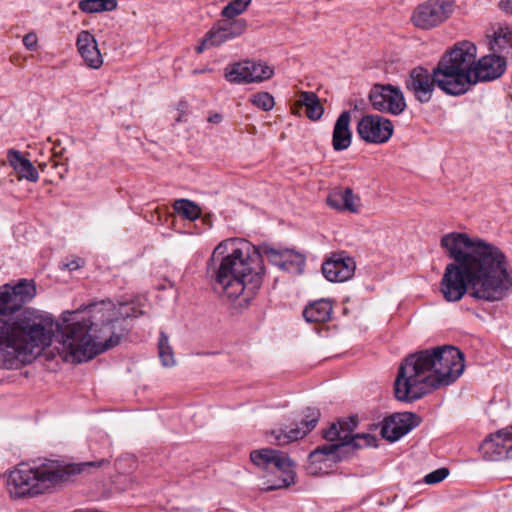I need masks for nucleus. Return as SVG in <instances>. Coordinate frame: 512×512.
Here are the masks:
<instances>
[{
	"label": "nucleus",
	"mask_w": 512,
	"mask_h": 512,
	"mask_svg": "<svg viewBox=\"0 0 512 512\" xmlns=\"http://www.w3.org/2000/svg\"><path fill=\"white\" fill-rule=\"evenodd\" d=\"M85 264V261L80 258V257H75L74 259L66 262V263H63L62 264V269H68L69 271H74V270H77L81 267H83Z\"/></svg>",
	"instance_id": "nucleus-37"
},
{
	"label": "nucleus",
	"mask_w": 512,
	"mask_h": 512,
	"mask_svg": "<svg viewBox=\"0 0 512 512\" xmlns=\"http://www.w3.org/2000/svg\"><path fill=\"white\" fill-rule=\"evenodd\" d=\"M459 96L479 82L499 78L506 69V60L494 52L476 60L477 48L470 41H461L449 49Z\"/></svg>",
	"instance_id": "nucleus-7"
},
{
	"label": "nucleus",
	"mask_w": 512,
	"mask_h": 512,
	"mask_svg": "<svg viewBox=\"0 0 512 512\" xmlns=\"http://www.w3.org/2000/svg\"><path fill=\"white\" fill-rule=\"evenodd\" d=\"M373 109L392 115L401 114L406 108L403 92L391 84H375L369 92Z\"/></svg>",
	"instance_id": "nucleus-12"
},
{
	"label": "nucleus",
	"mask_w": 512,
	"mask_h": 512,
	"mask_svg": "<svg viewBox=\"0 0 512 512\" xmlns=\"http://www.w3.org/2000/svg\"><path fill=\"white\" fill-rule=\"evenodd\" d=\"M158 354L163 366L171 367L175 364L173 349L169 344L168 336L164 332L160 333L158 341Z\"/></svg>",
	"instance_id": "nucleus-31"
},
{
	"label": "nucleus",
	"mask_w": 512,
	"mask_h": 512,
	"mask_svg": "<svg viewBox=\"0 0 512 512\" xmlns=\"http://www.w3.org/2000/svg\"><path fill=\"white\" fill-rule=\"evenodd\" d=\"M332 314V303L327 299H320L307 305L303 311L304 319L309 323H322L329 321Z\"/></svg>",
	"instance_id": "nucleus-25"
},
{
	"label": "nucleus",
	"mask_w": 512,
	"mask_h": 512,
	"mask_svg": "<svg viewBox=\"0 0 512 512\" xmlns=\"http://www.w3.org/2000/svg\"><path fill=\"white\" fill-rule=\"evenodd\" d=\"M490 50L497 55L512 58V29L507 26H498L493 32V39L490 41Z\"/></svg>",
	"instance_id": "nucleus-24"
},
{
	"label": "nucleus",
	"mask_w": 512,
	"mask_h": 512,
	"mask_svg": "<svg viewBox=\"0 0 512 512\" xmlns=\"http://www.w3.org/2000/svg\"><path fill=\"white\" fill-rule=\"evenodd\" d=\"M420 422V417L415 413H395L383 420L380 433L384 439L395 442L417 427Z\"/></svg>",
	"instance_id": "nucleus-17"
},
{
	"label": "nucleus",
	"mask_w": 512,
	"mask_h": 512,
	"mask_svg": "<svg viewBox=\"0 0 512 512\" xmlns=\"http://www.w3.org/2000/svg\"><path fill=\"white\" fill-rule=\"evenodd\" d=\"M350 122V111H343L338 116L332 134V146L335 151H343L350 147L352 142Z\"/></svg>",
	"instance_id": "nucleus-22"
},
{
	"label": "nucleus",
	"mask_w": 512,
	"mask_h": 512,
	"mask_svg": "<svg viewBox=\"0 0 512 512\" xmlns=\"http://www.w3.org/2000/svg\"><path fill=\"white\" fill-rule=\"evenodd\" d=\"M321 413L317 408H307L304 413V418L301 421V425L296 428H279L278 430H272L270 435L279 445H286L293 441L302 439L310 431H312L320 419Z\"/></svg>",
	"instance_id": "nucleus-18"
},
{
	"label": "nucleus",
	"mask_w": 512,
	"mask_h": 512,
	"mask_svg": "<svg viewBox=\"0 0 512 512\" xmlns=\"http://www.w3.org/2000/svg\"><path fill=\"white\" fill-rule=\"evenodd\" d=\"M105 303L101 307L93 305L89 312L94 314L67 325L60 334L59 343L64 358L72 363H81L91 360L98 354L105 352L119 344L120 335L112 331V326L120 318L138 317L142 311L134 307L120 305L117 312L107 309Z\"/></svg>",
	"instance_id": "nucleus-4"
},
{
	"label": "nucleus",
	"mask_w": 512,
	"mask_h": 512,
	"mask_svg": "<svg viewBox=\"0 0 512 512\" xmlns=\"http://www.w3.org/2000/svg\"><path fill=\"white\" fill-rule=\"evenodd\" d=\"M249 61L238 62L225 68V78L231 83H251Z\"/></svg>",
	"instance_id": "nucleus-27"
},
{
	"label": "nucleus",
	"mask_w": 512,
	"mask_h": 512,
	"mask_svg": "<svg viewBox=\"0 0 512 512\" xmlns=\"http://www.w3.org/2000/svg\"><path fill=\"white\" fill-rule=\"evenodd\" d=\"M356 263L344 253L333 254L322 265V273L330 282H345L355 273Z\"/></svg>",
	"instance_id": "nucleus-19"
},
{
	"label": "nucleus",
	"mask_w": 512,
	"mask_h": 512,
	"mask_svg": "<svg viewBox=\"0 0 512 512\" xmlns=\"http://www.w3.org/2000/svg\"><path fill=\"white\" fill-rule=\"evenodd\" d=\"M449 475V469L446 467L439 468L427 474L424 481L427 484H436L443 481Z\"/></svg>",
	"instance_id": "nucleus-36"
},
{
	"label": "nucleus",
	"mask_w": 512,
	"mask_h": 512,
	"mask_svg": "<svg viewBox=\"0 0 512 512\" xmlns=\"http://www.w3.org/2000/svg\"><path fill=\"white\" fill-rule=\"evenodd\" d=\"M304 265L305 257L302 254L292 249H284L283 271L301 272Z\"/></svg>",
	"instance_id": "nucleus-30"
},
{
	"label": "nucleus",
	"mask_w": 512,
	"mask_h": 512,
	"mask_svg": "<svg viewBox=\"0 0 512 512\" xmlns=\"http://www.w3.org/2000/svg\"><path fill=\"white\" fill-rule=\"evenodd\" d=\"M465 369L464 354L444 345L409 354L400 364L394 381V395L412 403L432 391L454 383Z\"/></svg>",
	"instance_id": "nucleus-3"
},
{
	"label": "nucleus",
	"mask_w": 512,
	"mask_h": 512,
	"mask_svg": "<svg viewBox=\"0 0 512 512\" xmlns=\"http://www.w3.org/2000/svg\"><path fill=\"white\" fill-rule=\"evenodd\" d=\"M252 0H231L221 11V15L233 19L244 13Z\"/></svg>",
	"instance_id": "nucleus-33"
},
{
	"label": "nucleus",
	"mask_w": 512,
	"mask_h": 512,
	"mask_svg": "<svg viewBox=\"0 0 512 512\" xmlns=\"http://www.w3.org/2000/svg\"><path fill=\"white\" fill-rule=\"evenodd\" d=\"M249 70L251 71L250 81L251 82H262L267 79H270L274 70L272 67L267 65L266 63H256L253 61H249Z\"/></svg>",
	"instance_id": "nucleus-32"
},
{
	"label": "nucleus",
	"mask_w": 512,
	"mask_h": 512,
	"mask_svg": "<svg viewBox=\"0 0 512 512\" xmlns=\"http://www.w3.org/2000/svg\"><path fill=\"white\" fill-rule=\"evenodd\" d=\"M36 295L33 282L21 280L16 285L5 284L0 287V315L13 314L19 311Z\"/></svg>",
	"instance_id": "nucleus-13"
},
{
	"label": "nucleus",
	"mask_w": 512,
	"mask_h": 512,
	"mask_svg": "<svg viewBox=\"0 0 512 512\" xmlns=\"http://www.w3.org/2000/svg\"><path fill=\"white\" fill-rule=\"evenodd\" d=\"M435 86L447 95L459 96L449 50L442 55L431 72L418 66L409 72L405 80L407 91L423 104L431 101Z\"/></svg>",
	"instance_id": "nucleus-8"
},
{
	"label": "nucleus",
	"mask_w": 512,
	"mask_h": 512,
	"mask_svg": "<svg viewBox=\"0 0 512 512\" xmlns=\"http://www.w3.org/2000/svg\"><path fill=\"white\" fill-rule=\"evenodd\" d=\"M76 46L79 54L88 67L98 69L102 66L103 58L98 48V43L89 31L82 30L78 34Z\"/></svg>",
	"instance_id": "nucleus-20"
},
{
	"label": "nucleus",
	"mask_w": 512,
	"mask_h": 512,
	"mask_svg": "<svg viewBox=\"0 0 512 512\" xmlns=\"http://www.w3.org/2000/svg\"><path fill=\"white\" fill-rule=\"evenodd\" d=\"M7 161L9 165L18 175V180H28L30 182H37L39 173L33 166L32 162L24 157L22 153L16 149H9L7 151Z\"/></svg>",
	"instance_id": "nucleus-23"
},
{
	"label": "nucleus",
	"mask_w": 512,
	"mask_h": 512,
	"mask_svg": "<svg viewBox=\"0 0 512 512\" xmlns=\"http://www.w3.org/2000/svg\"><path fill=\"white\" fill-rule=\"evenodd\" d=\"M23 44L25 47L30 50L34 51L37 47V36L34 33H28L23 37Z\"/></svg>",
	"instance_id": "nucleus-38"
},
{
	"label": "nucleus",
	"mask_w": 512,
	"mask_h": 512,
	"mask_svg": "<svg viewBox=\"0 0 512 512\" xmlns=\"http://www.w3.org/2000/svg\"><path fill=\"white\" fill-rule=\"evenodd\" d=\"M358 420L356 417L351 416L337 422L339 428L343 432V438L346 439L342 443H329L315 449L310 456L316 457L318 454L326 456H335L340 450L346 446L353 448L375 447L377 446V438L369 433L352 434L353 430L357 427Z\"/></svg>",
	"instance_id": "nucleus-11"
},
{
	"label": "nucleus",
	"mask_w": 512,
	"mask_h": 512,
	"mask_svg": "<svg viewBox=\"0 0 512 512\" xmlns=\"http://www.w3.org/2000/svg\"><path fill=\"white\" fill-rule=\"evenodd\" d=\"M499 7L503 11L512 14V0H501L499 3Z\"/></svg>",
	"instance_id": "nucleus-39"
},
{
	"label": "nucleus",
	"mask_w": 512,
	"mask_h": 512,
	"mask_svg": "<svg viewBox=\"0 0 512 512\" xmlns=\"http://www.w3.org/2000/svg\"><path fill=\"white\" fill-rule=\"evenodd\" d=\"M485 459L501 461L512 459V426L490 434L480 446Z\"/></svg>",
	"instance_id": "nucleus-16"
},
{
	"label": "nucleus",
	"mask_w": 512,
	"mask_h": 512,
	"mask_svg": "<svg viewBox=\"0 0 512 512\" xmlns=\"http://www.w3.org/2000/svg\"><path fill=\"white\" fill-rule=\"evenodd\" d=\"M52 322L32 310L10 318L0 317V369L33 362L52 342Z\"/></svg>",
	"instance_id": "nucleus-5"
},
{
	"label": "nucleus",
	"mask_w": 512,
	"mask_h": 512,
	"mask_svg": "<svg viewBox=\"0 0 512 512\" xmlns=\"http://www.w3.org/2000/svg\"><path fill=\"white\" fill-rule=\"evenodd\" d=\"M245 241L227 239L217 245L211 255L208 274L212 288L230 301L239 299L240 306H247L263 282L264 266L262 257L283 268L284 249L267 245L258 249Z\"/></svg>",
	"instance_id": "nucleus-2"
},
{
	"label": "nucleus",
	"mask_w": 512,
	"mask_h": 512,
	"mask_svg": "<svg viewBox=\"0 0 512 512\" xmlns=\"http://www.w3.org/2000/svg\"><path fill=\"white\" fill-rule=\"evenodd\" d=\"M250 102L263 111H270L275 106L274 97L269 92H257L250 97Z\"/></svg>",
	"instance_id": "nucleus-34"
},
{
	"label": "nucleus",
	"mask_w": 512,
	"mask_h": 512,
	"mask_svg": "<svg viewBox=\"0 0 512 512\" xmlns=\"http://www.w3.org/2000/svg\"><path fill=\"white\" fill-rule=\"evenodd\" d=\"M79 9L84 13L112 11L117 7L116 0H81Z\"/></svg>",
	"instance_id": "nucleus-28"
},
{
	"label": "nucleus",
	"mask_w": 512,
	"mask_h": 512,
	"mask_svg": "<svg viewBox=\"0 0 512 512\" xmlns=\"http://www.w3.org/2000/svg\"><path fill=\"white\" fill-rule=\"evenodd\" d=\"M110 459L69 463L61 465L45 461L38 466L20 464L9 473L7 489L12 498L36 496L62 482L74 480L77 476L95 475L110 466Z\"/></svg>",
	"instance_id": "nucleus-6"
},
{
	"label": "nucleus",
	"mask_w": 512,
	"mask_h": 512,
	"mask_svg": "<svg viewBox=\"0 0 512 512\" xmlns=\"http://www.w3.org/2000/svg\"><path fill=\"white\" fill-rule=\"evenodd\" d=\"M297 105L306 108V116L312 121L319 120L324 113L320 99L314 92L301 91Z\"/></svg>",
	"instance_id": "nucleus-26"
},
{
	"label": "nucleus",
	"mask_w": 512,
	"mask_h": 512,
	"mask_svg": "<svg viewBox=\"0 0 512 512\" xmlns=\"http://www.w3.org/2000/svg\"><path fill=\"white\" fill-rule=\"evenodd\" d=\"M440 246L453 259L440 282L446 301L457 302L468 294L476 300L496 302L511 291L512 274L499 247L460 232L442 236Z\"/></svg>",
	"instance_id": "nucleus-1"
},
{
	"label": "nucleus",
	"mask_w": 512,
	"mask_h": 512,
	"mask_svg": "<svg viewBox=\"0 0 512 512\" xmlns=\"http://www.w3.org/2000/svg\"><path fill=\"white\" fill-rule=\"evenodd\" d=\"M357 132L367 143H386L393 134L392 122L380 115H365L357 125Z\"/></svg>",
	"instance_id": "nucleus-15"
},
{
	"label": "nucleus",
	"mask_w": 512,
	"mask_h": 512,
	"mask_svg": "<svg viewBox=\"0 0 512 512\" xmlns=\"http://www.w3.org/2000/svg\"><path fill=\"white\" fill-rule=\"evenodd\" d=\"M247 29V21L245 19H228L220 20L206 34L202 43L196 48L201 53L208 46H219L222 43L241 36Z\"/></svg>",
	"instance_id": "nucleus-14"
},
{
	"label": "nucleus",
	"mask_w": 512,
	"mask_h": 512,
	"mask_svg": "<svg viewBox=\"0 0 512 512\" xmlns=\"http://www.w3.org/2000/svg\"><path fill=\"white\" fill-rule=\"evenodd\" d=\"M327 204L339 211H348L358 213L360 208V198L355 195L351 188L333 189L327 199Z\"/></svg>",
	"instance_id": "nucleus-21"
},
{
	"label": "nucleus",
	"mask_w": 512,
	"mask_h": 512,
	"mask_svg": "<svg viewBox=\"0 0 512 512\" xmlns=\"http://www.w3.org/2000/svg\"><path fill=\"white\" fill-rule=\"evenodd\" d=\"M323 437L327 441L333 443H342L346 441V439L343 438V432L337 423H333L327 430H325Z\"/></svg>",
	"instance_id": "nucleus-35"
},
{
	"label": "nucleus",
	"mask_w": 512,
	"mask_h": 512,
	"mask_svg": "<svg viewBox=\"0 0 512 512\" xmlns=\"http://www.w3.org/2000/svg\"><path fill=\"white\" fill-rule=\"evenodd\" d=\"M173 208L179 215L188 220H196L201 216V208L188 199L176 200Z\"/></svg>",
	"instance_id": "nucleus-29"
},
{
	"label": "nucleus",
	"mask_w": 512,
	"mask_h": 512,
	"mask_svg": "<svg viewBox=\"0 0 512 512\" xmlns=\"http://www.w3.org/2000/svg\"><path fill=\"white\" fill-rule=\"evenodd\" d=\"M250 459L258 467L279 473L278 482L267 485L264 488L266 491L287 488L294 482V465L285 453L279 450L264 448L252 451Z\"/></svg>",
	"instance_id": "nucleus-9"
},
{
	"label": "nucleus",
	"mask_w": 512,
	"mask_h": 512,
	"mask_svg": "<svg viewBox=\"0 0 512 512\" xmlns=\"http://www.w3.org/2000/svg\"><path fill=\"white\" fill-rule=\"evenodd\" d=\"M455 9V0H427L413 11L411 21L419 29L430 30L446 22Z\"/></svg>",
	"instance_id": "nucleus-10"
},
{
	"label": "nucleus",
	"mask_w": 512,
	"mask_h": 512,
	"mask_svg": "<svg viewBox=\"0 0 512 512\" xmlns=\"http://www.w3.org/2000/svg\"><path fill=\"white\" fill-rule=\"evenodd\" d=\"M222 121V116L219 113H214L208 117V122L219 124Z\"/></svg>",
	"instance_id": "nucleus-40"
}]
</instances>
